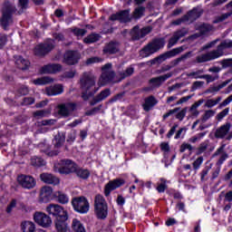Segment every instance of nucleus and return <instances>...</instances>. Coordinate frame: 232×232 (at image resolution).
<instances>
[{
    "label": "nucleus",
    "instance_id": "c03bdc74",
    "mask_svg": "<svg viewBox=\"0 0 232 232\" xmlns=\"http://www.w3.org/2000/svg\"><path fill=\"white\" fill-rule=\"evenodd\" d=\"M17 6L20 9L19 14H21L23 10H26L28 8V0H18Z\"/></svg>",
    "mask_w": 232,
    "mask_h": 232
},
{
    "label": "nucleus",
    "instance_id": "9b49d317",
    "mask_svg": "<svg viewBox=\"0 0 232 232\" xmlns=\"http://www.w3.org/2000/svg\"><path fill=\"white\" fill-rule=\"evenodd\" d=\"M34 220L42 227H50L52 226V218L44 212H35L34 214Z\"/></svg>",
    "mask_w": 232,
    "mask_h": 232
},
{
    "label": "nucleus",
    "instance_id": "8fccbe9b",
    "mask_svg": "<svg viewBox=\"0 0 232 232\" xmlns=\"http://www.w3.org/2000/svg\"><path fill=\"white\" fill-rule=\"evenodd\" d=\"M187 150H188V151H192L193 150V146H191V144L189 143H182L179 149V151L181 153H184V151H186Z\"/></svg>",
    "mask_w": 232,
    "mask_h": 232
},
{
    "label": "nucleus",
    "instance_id": "f03ea898",
    "mask_svg": "<svg viewBox=\"0 0 232 232\" xmlns=\"http://www.w3.org/2000/svg\"><path fill=\"white\" fill-rule=\"evenodd\" d=\"M227 48H232V40H225L218 46L217 50L211 51L208 53L197 56V63H208V61H215L218 57L224 55V51Z\"/></svg>",
    "mask_w": 232,
    "mask_h": 232
},
{
    "label": "nucleus",
    "instance_id": "e2e57ef3",
    "mask_svg": "<svg viewBox=\"0 0 232 232\" xmlns=\"http://www.w3.org/2000/svg\"><path fill=\"white\" fill-rule=\"evenodd\" d=\"M16 204H17V201H15V199H13L6 208L7 213H12V208H15Z\"/></svg>",
    "mask_w": 232,
    "mask_h": 232
},
{
    "label": "nucleus",
    "instance_id": "1a4fd4ad",
    "mask_svg": "<svg viewBox=\"0 0 232 232\" xmlns=\"http://www.w3.org/2000/svg\"><path fill=\"white\" fill-rule=\"evenodd\" d=\"M102 76L98 82L99 86H104L107 82L113 81L115 72L111 70V63H106L102 69Z\"/></svg>",
    "mask_w": 232,
    "mask_h": 232
},
{
    "label": "nucleus",
    "instance_id": "6ab92c4d",
    "mask_svg": "<svg viewBox=\"0 0 232 232\" xmlns=\"http://www.w3.org/2000/svg\"><path fill=\"white\" fill-rule=\"evenodd\" d=\"M68 219L56 218L54 220V226L57 232H72L70 225L66 222Z\"/></svg>",
    "mask_w": 232,
    "mask_h": 232
},
{
    "label": "nucleus",
    "instance_id": "7ed1b4c3",
    "mask_svg": "<svg viewBox=\"0 0 232 232\" xmlns=\"http://www.w3.org/2000/svg\"><path fill=\"white\" fill-rule=\"evenodd\" d=\"M15 12H17V9L15 8V5H14V3L10 1L5 2L1 18V25L3 26L4 30H7L8 26H11V24L14 23L12 15L15 14Z\"/></svg>",
    "mask_w": 232,
    "mask_h": 232
},
{
    "label": "nucleus",
    "instance_id": "0eeeda50",
    "mask_svg": "<svg viewBox=\"0 0 232 232\" xmlns=\"http://www.w3.org/2000/svg\"><path fill=\"white\" fill-rule=\"evenodd\" d=\"M72 206L74 211L81 215H86V213L90 211V202H88V199L83 196L73 198Z\"/></svg>",
    "mask_w": 232,
    "mask_h": 232
},
{
    "label": "nucleus",
    "instance_id": "774afa93",
    "mask_svg": "<svg viewBox=\"0 0 232 232\" xmlns=\"http://www.w3.org/2000/svg\"><path fill=\"white\" fill-rule=\"evenodd\" d=\"M189 99H191V96H185L183 98H181L179 101L177 102V106H179V104H184V102H188V101H189Z\"/></svg>",
    "mask_w": 232,
    "mask_h": 232
},
{
    "label": "nucleus",
    "instance_id": "cd10ccee",
    "mask_svg": "<svg viewBox=\"0 0 232 232\" xmlns=\"http://www.w3.org/2000/svg\"><path fill=\"white\" fill-rule=\"evenodd\" d=\"M182 52H184V47L174 48L171 51H169L166 53L162 54L160 58L163 61H166V59H170V57H175L179 55V53H182Z\"/></svg>",
    "mask_w": 232,
    "mask_h": 232
},
{
    "label": "nucleus",
    "instance_id": "5701e85b",
    "mask_svg": "<svg viewBox=\"0 0 232 232\" xmlns=\"http://www.w3.org/2000/svg\"><path fill=\"white\" fill-rule=\"evenodd\" d=\"M53 193V189L51 187L45 186L42 188L40 192L41 202H44V203L50 202Z\"/></svg>",
    "mask_w": 232,
    "mask_h": 232
},
{
    "label": "nucleus",
    "instance_id": "20e7f679",
    "mask_svg": "<svg viewBox=\"0 0 232 232\" xmlns=\"http://www.w3.org/2000/svg\"><path fill=\"white\" fill-rule=\"evenodd\" d=\"M164 44H166L164 39H154L140 52V57H150V55H153V53H156V52L164 48Z\"/></svg>",
    "mask_w": 232,
    "mask_h": 232
},
{
    "label": "nucleus",
    "instance_id": "680f3d73",
    "mask_svg": "<svg viewBox=\"0 0 232 232\" xmlns=\"http://www.w3.org/2000/svg\"><path fill=\"white\" fill-rule=\"evenodd\" d=\"M34 102H35V100L32 97H29V98L24 99L23 104H24V106H30V104H34Z\"/></svg>",
    "mask_w": 232,
    "mask_h": 232
},
{
    "label": "nucleus",
    "instance_id": "bf43d9fd",
    "mask_svg": "<svg viewBox=\"0 0 232 232\" xmlns=\"http://www.w3.org/2000/svg\"><path fill=\"white\" fill-rule=\"evenodd\" d=\"M75 73H77V72L75 70H71L69 72H65L63 73V77L65 79H73L75 77Z\"/></svg>",
    "mask_w": 232,
    "mask_h": 232
},
{
    "label": "nucleus",
    "instance_id": "6e6552de",
    "mask_svg": "<svg viewBox=\"0 0 232 232\" xmlns=\"http://www.w3.org/2000/svg\"><path fill=\"white\" fill-rule=\"evenodd\" d=\"M46 211L49 215H53V217H56V218H63V220H68V212L64 210L61 205L57 204H50L46 207Z\"/></svg>",
    "mask_w": 232,
    "mask_h": 232
},
{
    "label": "nucleus",
    "instance_id": "37998d69",
    "mask_svg": "<svg viewBox=\"0 0 232 232\" xmlns=\"http://www.w3.org/2000/svg\"><path fill=\"white\" fill-rule=\"evenodd\" d=\"M206 137V132H201L188 140V141L192 142V144H195V142H198V140H202Z\"/></svg>",
    "mask_w": 232,
    "mask_h": 232
},
{
    "label": "nucleus",
    "instance_id": "09e8293b",
    "mask_svg": "<svg viewBox=\"0 0 232 232\" xmlns=\"http://www.w3.org/2000/svg\"><path fill=\"white\" fill-rule=\"evenodd\" d=\"M72 31L74 34V35H76V37H82L86 34V30L77 27H74Z\"/></svg>",
    "mask_w": 232,
    "mask_h": 232
},
{
    "label": "nucleus",
    "instance_id": "052dcab7",
    "mask_svg": "<svg viewBox=\"0 0 232 232\" xmlns=\"http://www.w3.org/2000/svg\"><path fill=\"white\" fill-rule=\"evenodd\" d=\"M206 150H208V141L200 144L199 148L198 149V155H201V153H204Z\"/></svg>",
    "mask_w": 232,
    "mask_h": 232
},
{
    "label": "nucleus",
    "instance_id": "a19ab883",
    "mask_svg": "<svg viewBox=\"0 0 232 232\" xmlns=\"http://www.w3.org/2000/svg\"><path fill=\"white\" fill-rule=\"evenodd\" d=\"M58 202L60 204H68L70 202V198L63 192H58Z\"/></svg>",
    "mask_w": 232,
    "mask_h": 232
},
{
    "label": "nucleus",
    "instance_id": "338daca9",
    "mask_svg": "<svg viewBox=\"0 0 232 232\" xmlns=\"http://www.w3.org/2000/svg\"><path fill=\"white\" fill-rule=\"evenodd\" d=\"M221 64L225 67V68H227V66H232V59H226V60H223L221 62Z\"/></svg>",
    "mask_w": 232,
    "mask_h": 232
},
{
    "label": "nucleus",
    "instance_id": "13d9d810",
    "mask_svg": "<svg viewBox=\"0 0 232 232\" xmlns=\"http://www.w3.org/2000/svg\"><path fill=\"white\" fill-rule=\"evenodd\" d=\"M77 137V132L75 130H72L67 137V142H74Z\"/></svg>",
    "mask_w": 232,
    "mask_h": 232
},
{
    "label": "nucleus",
    "instance_id": "a211bd4d",
    "mask_svg": "<svg viewBox=\"0 0 232 232\" xmlns=\"http://www.w3.org/2000/svg\"><path fill=\"white\" fill-rule=\"evenodd\" d=\"M185 35H188V29L183 28L176 31L172 37L169 40L168 47L172 48V46H175V44H177V43H179L182 37H185Z\"/></svg>",
    "mask_w": 232,
    "mask_h": 232
},
{
    "label": "nucleus",
    "instance_id": "bb28decb",
    "mask_svg": "<svg viewBox=\"0 0 232 232\" xmlns=\"http://www.w3.org/2000/svg\"><path fill=\"white\" fill-rule=\"evenodd\" d=\"M157 102V99L154 98V96H149L145 98L144 103L142 104L144 111H150V110H153Z\"/></svg>",
    "mask_w": 232,
    "mask_h": 232
},
{
    "label": "nucleus",
    "instance_id": "f8f14e48",
    "mask_svg": "<svg viewBox=\"0 0 232 232\" xmlns=\"http://www.w3.org/2000/svg\"><path fill=\"white\" fill-rule=\"evenodd\" d=\"M17 182L22 188H24V189H33V188H35L36 184L35 179L28 175L18 176Z\"/></svg>",
    "mask_w": 232,
    "mask_h": 232
},
{
    "label": "nucleus",
    "instance_id": "864d4df0",
    "mask_svg": "<svg viewBox=\"0 0 232 232\" xmlns=\"http://www.w3.org/2000/svg\"><path fill=\"white\" fill-rule=\"evenodd\" d=\"M202 162H204V158L199 157L193 162L194 169H199L200 166H202Z\"/></svg>",
    "mask_w": 232,
    "mask_h": 232
},
{
    "label": "nucleus",
    "instance_id": "4be33fe9",
    "mask_svg": "<svg viewBox=\"0 0 232 232\" xmlns=\"http://www.w3.org/2000/svg\"><path fill=\"white\" fill-rule=\"evenodd\" d=\"M61 70H63V66L59 63L47 64L40 69V73H57Z\"/></svg>",
    "mask_w": 232,
    "mask_h": 232
},
{
    "label": "nucleus",
    "instance_id": "79ce46f5",
    "mask_svg": "<svg viewBox=\"0 0 232 232\" xmlns=\"http://www.w3.org/2000/svg\"><path fill=\"white\" fill-rule=\"evenodd\" d=\"M145 10H146V8H144L143 6L136 8L134 10V13H133V18L134 19H140V17L142 15H144Z\"/></svg>",
    "mask_w": 232,
    "mask_h": 232
},
{
    "label": "nucleus",
    "instance_id": "0e129e2a",
    "mask_svg": "<svg viewBox=\"0 0 232 232\" xmlns=\"http://www.w3.org/2000/svg\"><path fill=\"white\" fill-rule=\"evenodd\" d=\"M7 37L5 34H0V48H3L6 44Z\"/></svg>",
    "mask_w": 232,
    "mask_h": 232
},
{
    "label": "nucleus",
    "instance_id": "de8ad7c7",
    "mask_svg": "<svg viewBox=\"0 0 232 232\" xmlns=\"http://www.w3.org/2000/svg\"><path fill=\"white\" fill-rule=\"evenodd\" d=\"M231 14H232V13L223 14L216 17V19L214 20V23H222V21H226V19H227V17H230Z\"/></svg>",
    "mask_w": 232,
    "mask_h": 232
},
{
    "label": "nucleus",
    "instance_id": "6e6d98bb",
    "mask_svg": "<svg viewBox=\"0 0 232 232\" xmlns=\"http://www.w3.org/2000/svg\"><path fill=\"white\" fill-rule=\"evenodd\" d=\"M159 193H164L166 191V179H161V183L157 187Z\"/></svg>",
    "mask_w": 232,
    "mask_h": 232
},
{
    "label": "nucleus",
    "instance_id": "72a5a7b5",
    "mask_svg": "<svg viewBox=\"0 0 232 232\" xmlns=\"http://www.w3.org/2000/svg\"><path fill=\"white\" fill-rule=\"evenodd\" d=\"M225 146L222 145L215 153V155H220V158L218 160V164H224V161L227 159V153L224 151Z\"/></svg>",
    "mask_w": 232,
    "mask_h": 232
},
{
    "label": "nucleus",
    "instance_id": "4c0bfd02",
    "mask_svg": "<svg viewBox=\"0 0 232 232\" xmlns=\"http://www.w3.org/2000/svg\"><path fill=\"white\" fill-rule=\"evenodd\" d=\"M220 101H222L221 97H218L215 100H213V99L207 100L205 102V107L206 108H214V106H217V104H218V102H220Z\"/></svg>",
    "mask_w": 232,
    "mask_h": 232
},
{
    "label": "nucleus",
    "instance_id": "ea45409f",
    "mask_svg": "<svg viewBox=\"0 0 232 232\" xmlns=\"http://www.w3.org/2000/svg\"><path fill=\"white\" fill-rule=\"evenodd\" d=\"M215 113L216 111L213 110H208L204 112V114L202 115L201 121L203 122H206L208 121H209V119H211V117H215Z\"/></svg>",
    "mask_w": 232,
    "mask_h": 232
},
{
    "label": "nucleus",
    "instance_id": "a878e982",
    "mask_svg": "<svg viewBox=\"0 0 232 232\" xmlns=\"http://www.w3.org/2000/svg\"><path fill=\"white\" fill-rule=\"evenodd\" d=\"M171 75H173L171 72H168L167 74L161 75L160 77L152 78L150 81V84L152 85L153 88H159V86H160V84H162V82L165 81H168Z\"/></svg>",
    "mask_w": 232,
    "mask_h": 232
},
{
    "label": "nucleus",
    "instance_id": "7c9ffc66",
    "mask_svg": "<svg viewBox=\"0 0 232 232\" xmlns=\"http://www.w3.org/2000/svg\"><path fill=\"white\" fill-rule=\"evenodd\" d=\"M15 64L20 68V70H28L30 66V62L28 60L24 59L21 56H15Z\"/></svg>",
    "mask_w": 232,
    "mask_h": 232
},
{
    "label": "nucleus",
    "instance_id": "aec40b11",
    "mask_svg": "<svg viewBox=\"0 0 232 232\" xmlns=\"http://www.w3.org/2000/svg\"><path fill=\"white\" fill-rule=\"evenodd\" d=\"M64 92L63 84H54L45 88V93L49 97H53L55 95H61Z\"/></svg>",
    "mask_w": 232,
    "mask_h": 232
},
{
    "label": "nucleus",
    "instance_id": "412c9836",
    "mask_svg": "<svg viewBox=\"0 0 232 232\" xmlns=\"http://www.w3.org/2000/svg\"><path fill=\"white\" fill-rule=\"evenodd\" d=\"M40 179L42 182H44V184H52L53 186H58L60 184L59 178L53 176L50 173H43L40 175Z\"/></svg>",
    "mask_w": 232,
    "mask_h": 232
},
{
    "label": "nucleus",
    "instance_id": "39448f33",
    "mask_svg": "<svg viewBox=\"0 0 232 232\" xmlns=\"http://www.w3.org/2000/svg\"><path fill=\"white\" fill-rule=\"evenodd\" d=\"M77 164L71 160H62L54 164V170L62 175H70L77 171Z\"/></svg>",
    "mask_w": 232,
    "mask_h": 232
},
{
    "label": "nucleus",
    "instance_id": "c9c22d12",
    "mask_svg": "<svg viewBox=\"0 0 232 232\" xmlns=\"http://www.w3.org/2000/svg\"><path fill=\"white\" fill-rule=\"evenodd\" d=\"M99 39H101V36L99 34H92L85 37L83 43H85L86 44H92V43H97Z\"/></svg>",
    "mask_w": 232,
    "mask_h": 232
},
{
    "label": "nucleus",
    "instance_id": "2f4dec72",
    "mask_svg": "<svg viewBox=\"0 0 232 232\" xmlns=\"http://www.w3.org/2000/svg\"><path fill=\"white\" fill-rule=\"evenodd\" d=\"M103 52L104 53H117L119 52V45L111 42L104 47Z\"/></svg>",
    "mask_w": 232,
    "mask_h": 232
},
{
    "label": "nucleus",
    "instance_id": "9d476101",
    "mask_svg": "<svg viewBox=\"0 0 232 232\" xmlns=\"http://www.w3.org/2000/svg\"><path fill=\"white\" fill-rule=\"evenodd\" d=\"M55 46V41L48 39L44 44H40L35 46L34 53L35 55H46L48 52H52Z\"/></svg>",
    "mask_w": 232,
    "mask_h": 232
},
{
    "label": "nucleus",
    "instance_id": "4d7b16f0",
    "mask_svg": "<svg viewBox=\"0 0 232 232\" xmlns=\"http://www.w3.org/2000/svg\"><path fill=\"white\" fill-rule=\"evenodd\" d=\"M227 113H229V108H226L217 115L218 121H222V119H224V117H226Z\"/></svg>",
    "mask_w": 232,
    "mask_h": 232
},
{
    "label": "nucleus",
    "instance_id": "f3484780",
    "mask_svg": "<svg viewBox=\"0 0 232 232\" xmlns=\"http://www.w3.org/2000/svg\"><path fill=\"white\" fill-rule=\"evenodd\" d=\"M111 21H120V23H128L131 21V16L130 15V10L121 11L117 14L111 15Z\"/></svg>",
    "mask_w": 232,
    "mask_h": 232
},
{
    "label": "nucleus",
    "instance_id": "3c124183",
    "mask_svg": "<svg viewBox=\"0 0 232 232\" xmlns=\"http://www.w3.org/2000/svg\"><path fill=\"white\" fill-rule=\"evenodd\" d=\"M188 57H191V53H187L183 54L181 57L174 60V62H173L174 65L179 64V63H181V61H186V59H188Z\"/></svg>",
    "mask_w": 232,
    "mask_h": 232
},
{
    "label": "nucleus",
    "instance_id": "4468645a",
    "mask_svg": "<svg viewBox=\"0 0 232 232\" xmlns=\"http://www.w3.org/2000/svg\"><path fill=\"white\" fill-rule=\"evenodd\" d=\"M77 110V104L73 102L63 103L58 106V113L63 117H68Z\"/></svg>",
    "mask_w": 232,
    "mask_h": 232
},
{
    "label": "nucleus",
    "instance_id": "a18cd8bd",
    "mask_svg": "<svg viewBox=\"0 0 232 232\" xmlns=\"http://www.w3.org/2000/svg\"><path fill=\"white\" fill-rule=\"evenodd\" d=\"M200 73H202V71L188 72L187 73V77H188V79H202Z\"/></svg>",
    "mask_w": 232,
    "mask_h": 232
},
{
    "label": "nucleus",
    "instance_id": "c756f323",
    "mask_svg": "<svg viewBox=\"0 0 232 232\" xmlns=\"http://www.w3.org/2000/svg\"><path fill=\"white\" fill-rule=\"evenodd\" d=\"M72 229L73 232H86V228L81 220L73 218L72 221Z\"/></svg>",
    "mask_w": 232,
    "mask_h": 232
},
{
    "label": "nucleus",
    "instance_id": "dca6fc26",
    "mask_svg": "<svg viewBox=\"0 0 232 232\" xmlns=\"http://www.w3.org/2000/svg\"><path fill=\"white\" fill-rule=\"evenodd\" d=\"M151 32V27H144L142 29H139V26H134L130 31V35L134 41H139V39H142V37H146L148 34Z\"/></svg>",
    "mask_w": 232,
    "mask_h": 232
},
{
    "label": "nucleus",
    "instance_id": "49530a36",
    "mask_svg": "<svg viewBox=\"0 0 232 232\" xmlns=\"http://www.w3.org/2000/svg\"><path fill=\"white\" fill-rule=\"evenodd\" d=\"M201 79H206L207 82L209 84V82H213L214 81H217V79H218V74H216L214 76H211L210 74H204L201 76Z\"/></svg>",
    "mask_w": 232,
    "mask_h": 232
},
{
    "label": "nucleus",
    "instance_id": "5fc2aeb1",
    "mask_svg": "<svg viewBox=\"0 0 232 232\" xmlns=\"http://www.w3.org/2000/svg\"><path fill=\"white\" fill-rule=\"evenodd\" d=\"M97 63H102V58L92 57L87 59L86 64H95Z\"/></svg>",
    "mask_w": 232,
    "mask_h": 232
},
{
    "label": "nucleus",
    "instance_id": "58836bf2",
    "mask_svg": "<svg viewBox=\"0 0 232 232\" xmlns=\"http://www.w3.org/2000/svg\"><path fill=\"white\" fill-rule=\"evenodd\" d=\"M110 89H105L104 91H102L101 93L96 97V102H101V101H104V99L110 97Z\"/></svg>",
    "mask_w": 232,
    "mask_h": 232
},
{
    "label": "nucleus",
    "instance_id": "69168bd1",
    "mask_svg": "<svg viewBox=\"0 0 232 232\" xmlns=\"http://www.w3.org/2000/svg\"><path fill=\"white\" fill-rule=\"evenodd\" d=\"M18 93H20V95H27V93H28V87L23 85V86L19 89Z\"/></svg>",
    "mask_w": 232,
    "mask_h": 232
},
{
    "label": "nucleus",
    "instance_id": "f257e3e1",
    "mask_svg": "<svg viewBox=\"0 0 232 232\" xmlns=\"http://www.w3.org/2000/svg\"><path fill=\"white\" fill-rule=\"evenodd\" d=\"M80 86L83 101H88L92 95H95L99 91V88L95 87V76L89 72H84L82 74L80 79Z\"/></svg>",
    "mask_w": 232,
    "mask_h": 232
},
{
    "label": "nucleus",
    "instance_id": "2eb2a0df",
    "mask_svg": "<svg viewBox=\"0 0 232 232\" xmlns=\"http://www.w3.org/2000/svg\"><path fill=\"white\" fill-rule=\"evenodd\" d=\"M81 59V53L76 51H67L64 53L63 61L65 64H69L72 66L73 64H77Z\"/></svg>",
    "mask_w": 232,
    "mask_h": 232
},
{
    "label": "nucleus",
    "instance_id": "ddd939ff",
    "mask_svg": "<svg viewBox=\"0 0 232 232\" xmlns=\"http://www.w3.org/2000/svg\"><path fill=\"white\" fill-rule=\"evenodd\" d=\"M230 131L231 123H226L217 129L215 137L217 139H227V140H231Z\"/></svg>",
    "mask_w": 232,
    "mask_h": 232
},
{
    "label": "nucleus",
    "instance_id": "b1692460",
    "mask_svg": "<svg viewBox=\"0 0 232 232\" xmlns=\"http://www.w3.org/2000/svg\"><path fill=\"white\" fill-rule=\"evenodd\" d=\"M124 184V180L122 179H114L112 181H110L106 186H105V196L108 197L113 189H117V188H121Z\"/></svg>",
    "mask_w": 232,
    "mask_h": 232
},
{
    "label": "nucleus",
    "instance_id": "f704fd0d",
    "mask_svg": "<svg viewBox=\"0 0 232 232\" xmlns=\"http://www.w3.org/2000/svg\"><path fill=\"white\" fill-rule=\"evenodd\" d=\"M64 140H66L64 134L59 133L58 135H56L53 140V144L55 148H61L62 144H64Z\"/></svg>",
    "mask_w": 232,
    "mask_h": 232
},
{
    "label": "nucleus",
    "instance_id": "e433bc0d",
    "mask_svg": "<svg viewBox=\"0 0 232 232\" xmlns=\"http://www.w3.org/2000/svg\"><path fill=\"white\" fill-rule=\"evenodd\" d=\"M31 164L32 166H35L36 168H41V166H44L46 164V161L39 157H33L31 159Z\"/></svg>",
    "mask_w": 232,
    "mask_h": 232
},
{
    "label": "nucleus",
    "instance_id": "603ef678",
    "mask_svg": "<svg viewBox=\"0 0 232 232\" xmlns=\"http://www.w3.org/2000/svg\"><path fill=\"white\" fill-rule=\"evenodd\" d=\"M50 113L49 111H37L34 112V116L36 117L37 119H42V117H46Z\"/></svg>",
    "mask_w": 232,
    "mask_h": 232
},
{
    "label": "nucleus",
    "instance_id": "423d86ee",
    "mask_svg": "<svg viewBox=\"0 0 232 232\" xmlns=\"http://www.w3.org/2000/svg\"><path fill=\"white\" fill-rule=\"evenodd\" d=\"M94 211L98 218L104 220L108 217V203L104 197L97 195L94 199Z\"/></svg>",
    "mask_w": 232,
    "mask_h": 232
},
{
    "label": "nucleus",
    "instance_id": "393cba45",
    "mask_svg": "<svg viewBox=\"0 0 232 232\" xmlns=\"http://www.w3.org/2000/svg\"><path fill=\"white\" fill-rule=\"evenodd\" d=\"M202 15V8L200 7H195L192 9V11L188 12L187 15H185V20L190 21V23H193V21H197L198 17Z\"/></svg>",
    "mask_w": 232,
    "mask_h": 232
},
{
    "label": "nucleus",
    "instance_id": "c85d7f7f",
    "mask_svg": "<svg viewBox=\"0 0 232 232\" xmlns=\"http://www.w3.org/2000/svg\"><path fill=\"white\" fill-rule=\"evenodd\" d=\"M53 78L50 76H44L35 80H33V84H35V86H43L44 84H51V82H53Z\"/></svg>",
    "mask_w": 232,
    "mask_h": 232
},
{
    "label": "nucleus",
    "instance_id": "473e14b6",
    "mask_svg": "<svg viewBox=\"0 0 232 232\" xmlns=\"http://www.w3.org/2000/svg\"><path fill=\"white\" fill-rule=\"evenodd\" d=\"M74 173H76L79 179H83L84 180L90 178V170H88L87 169H81L79 167H76V170L74 171Z\"/></svg>",
    "mask_w": 232,
    "mask_h": 232
}]
</instances>
